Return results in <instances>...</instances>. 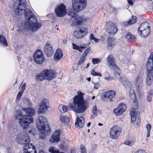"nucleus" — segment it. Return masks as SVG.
Segmentation results:
<instances>
[{"label":"nucleus","instance_id":"39","mask_svg":"<svg viewBox=\"0 0 153 153\" xmlns=\"http://www.w3.org/2000/svg\"><path fill=\"white\" fill-rule=\"evenodd\" d=\"M49 151L51 153H64L59 152L58 150L55 147L51 146L49 147Z\"/></svg>","mask_w":153,"mask_h":153},{"label":"nucleus","instance_id":"57","mask_svg":"<svg viewBox=\"0 0 153 153\" xmlns=\"http://www.w3.org/2000/svg\"><path fill=\"white\" fill-rule=\"evenodd\" d=\"M91 74L94 76H96L97 72H96L94 70H93L91 71Z\"/></svg>","mask_w":153,"mask_h":153},{"label":"nucleus","instance_id":"29","mask_svg":"<svg viewBox=\"0 0 153 153\" xmlns=\"http://www.w3.org/2000/svg\"><path fill=\"white\" fill-rule=\"evenodd\" d=\"M137 20V18L136 17L132 16L131 19H129L128 22H123V25L125 26L130 25L135 23L136 22Z\"/></svg>","mask_w":153,"mask_h":153},{"label":"nucleus","instance_id":"36","mask_svg":"<svg viewBox=\"0 0 153 153\" xmlns=\"http://www.w3.org/2000/svg\"><path fill=\"white\" fill-rule=\"evenodd\" d=\"M120 81L122 82L123 85L126 87H128L130 85V82L125 77H123Z\"/></svg>","mask_w":153,"mask_h":153},{"label":"nucleus","instance_id":"63","mask_svg":"<svg viewBox=\"0 0 153 153\" xmlns=\"http://www.w3.org/2000/svg\"><path fill=\"white\" fill-rule=\"evenodd\" d=\"M150 131L148 132V133L147 135V137H149L150 136Z\"/></svg>","mask_w":153,"mask_h":153},{"label":"nucleus","instance_id":"51","mask_svg":"<svg viewBox=\"0 0 153 153\" xmlns=\"http://www.w3.org/2000/svg\"><path fill=\"white\" fill-rule=\"evenodd\" d=\"M143 92H139L138 93V95L140 98H142L144 96Z\"/></svg>","mask_w":153,"mask_h":153},{"label":"nucleus","instance_id":"10","mask_svg":"<svg viewBox=\"0 0 153 153\" xmlns=\"http://www.w3.org/2000/svg\"><path fill=\"white\" fill-rule=\"evenodd\" d=\"M39 105L38 112L39 113L44 114L46 112L49 107V103L46 99H44L39 102Z\"/></svg>","mask_w":153,"mask_h":153},{"label":"nucleus","instance_id":"11","mask_svg":"<svg viewBox=\"0 0 153 153\" xmlns=\"http://www.w3.org/2000/svg\"><path fill=\"white\" fill-rule=\"evenodd\" d=\"M55 11L57 16H64L66 13V7L62 4H59L56 7Z\"/></svg>","mask_w":153,"mask_h":153},{"label":"nucleus","instance_id":"35","mask_svg":"<svg viewBox=\"0 0 153 153\" xmlns=\"http://www.w3.org/2000/svg\"><path fill=\"white\" fill-rule=\"evenodd\" d=\"M60 119L61 122L65 124H67L70 121L69 118L66 116H61Z\"/></svg>","mask_w":153,"mask_h":153},{"label":"nucleus","instance_id":"37","mask_svg":"<svg viewBox=\"0 0 153 153\" xmlns=\"http://www.w3.org/2000/svg\"><path fill=\"white\" fill-rule=\"evenodd\" d=\"M153 94V90L152 89H150L148 92L147 95V100L148 102H151Z\"/></svg>","mask_w":153,"mask_h":153},{"label":"nucleus","instance_id":"61","mask_svg":"<svg viewBox=\"0 0 153 153\" xmlns=\"http://www.w3.org/2000/svg\"><path fill=\"white\" fill-rule=\"evenodd\" d=\"M94 40L96 42H99V39H97L95 37L94 39Z\"/></svg>","mask_w":153,"mask_h":153},{"label":"nucleus","instance_id":"54","mask_svg":"<svg viewBox=\"0 0 153 153\" xmlns=\"http://www.w3.org/2000/svg\"><path fill=\"white\" fill-rule=\"evenodd\" d=\"M36 153V149H35L33 150H32L30 151L26 152V153Z\"/></svg>","mask_w":153,"mask_h":153},{"label":"nucleus","instance_id":"43","mask_svg":"<svg viewBox=\"0 0 153 153\" xmlns=\"http://www.w3.org/2000/svg\"><path fill=\"white\" fill-rule=\"evenodd\" d=\"M90 49L91 48L90 47L87 49L82 54V56L85 58L86 56L87 55L88 53L90 51Z\"/></svg>","mask_w":153,"mask_h":153},{"label":"nucleus","instance_id":"3","mask_svg":"<svg viewBox=\"0 0 153 153\" xmlns=\"http://www.w3.org/2000/svg\"><path fill=\"white\" fill-rule=\"evenodd\" d=\"M36 126L40 132V136L42 139L49 134L50 129L48 124L47 119L43 116H40L37 119Z\"/></svg>","mask_w":153,"mask_h":153},{"label":"nucleus","instance_id":"56","mask_svg":"<svg viewBox=\"0 0 153 153\" xmlns=\"http://www.w3.org/2000/svg\"><path fill=\"white\" fill-rule=\"evenodd\" d=\"M95 37L93 34H91L89 36V39L90 40H94Z\"/></svg>","mask_w":153,"mask_h":153},{"label":"nucleus","instance_id":"40","mask_svg":"<svg viewBox=\"0 0 153 153\" xmlns=\"http://www.w3.org/2000/svg\"><path fill=\"white\" fill-rule=\"evenodd\" d=\"M73 49L79 50V51L81 52H82V51L80 50V49H82L85 48L84 47H79V46H77L74 44H73Z\"/></svg>","mask_w":153,"mask_h":153},{"label":"nucleus","instance_id":"19","mask_svg":"<svg viewBox=\"0 0 153 153\" xmlns=\"http://www.w3.org/2000/svg\"><path fill=\"white\" fill-rule=\"evenodd\" d=\"M60 130L56 131L51 136L50 141L52 143H57L60 141V135L61 134Z\"/></svg>","mask_w":153,"mask_h":153},{"label":"nucleus","instance_id":"34","mask_svg":"<svg viewBox=\"0 0 153 153\" xmlns=\"http://www.w3.org/2000/svg\"><path fill=\"white\" fill-rule=\"evenodd\" d=\"M0 45L6 47L8 46L7 40L5 37L2 35H0Z\"/></svg>","mask_w":153,"mask_h":153},{"label":"nucleus","instance_id":"33","mask_svg":"<svg viewBox=\"0 0 153 153\" xmlns=\"http://www.w3.org/2000/svg\"><path fill=\"white\" fill-rule=\"evenodd\" d=\"M36 79L37 80L40 81H41L44 79H45L44 71L40 73L37 74L36 76Z\"/></svg>","mask_w":153,"mask_h":153},{"label":"nucleus","instance_id":"58","mask_svg":"<svg viewBox=\"0 0 153 153\" xmlns=\"http://www.w3.org/2000/svg\"><path fill=\"white\" fill-rule=\"evenodd\" d=\"M26 84L25 83H24L22 87V90L23 91L25 89V86H26Z\"/></svg>","mask_w":153,"mask_h":153},{"label":"nucleus","instance_id":"49","mask_svg":"<svg viewBox=\"0 0 153 153\" xmlns=\"http://www.w3.org/2000/svg\"><path fill=\"white\" fill-rule=\"evenodd\" d=\"M81 153H86L84 146L83 145H81L80 146Z\"/></svg>","mask_w":153,"mask_h":153},{"label":"nucleus","instance_id":"62","mask_svg":"<svg viewBox=\"0 0 153 153\" xmlns=\"http://www.w3.org/2000/svg\"><path fill=\"white\" fill-rule=\"evenodd\" d=\"M102 76V74L101 73H97V74L96 75V76H99L101 77Z\"/></svg>","mask_w":153,"mask_h":153},{"label":"nucleus","instance_id":"4","mask_svg":"<svg viewBox=\"0 0 153 153\" xmlns=\"http://www.w3.org/2000/svg\"><path fill=\"white\" fill-rule=\"evenodd\" d=\"M33 121L32 116L30 115H26L24 116L22 118L20 119L19 123L21 126L24 129H27L29 127V124Z\"/></svg>","mask_w":153,"mask_h":153},{"label":"nucleus","instance_id":"30","mask_svg":"<svg viewBox=\"0 0 153 153\" xmlns=\"http://www.w3.org/2000/svg\"><path fill=\"white\" fill-rule=\"evenodd\" d=\"M138 34L140 36L144 38L146 37L150 34V29H146L145 30H143L142 31H138Z\"/></svg>","mask_w":153,"mask_h":153},{"label":"nucleus","instance_id":"12","mask_svg":"<svg viewBox=\"0 0 153 153\" xmlns=\"http://www.w3.org/2000/svg\"><path fill=\"white\" fill-rule=\"evenodd\" d=\"M33 58L35 62L37 64H41L45 60L44 56L40 50L37 51L34 54Z\"/></svg>","mask_w":153,"mask_h":153},{"label":"nucleus","instance_id":"27","mask_svg":"<svg viewBox=\"0 0 153 153\" xmlns=\"http://www.w3.org/2000/svg\"><path fill=\"white\" fill-rule=\"evenodd\" d=\"M153 73H147V78L146 83L147 85H150L152 83Z\"/></svg>","mask_w":153,"mask_h":153},{"label":"nucleus","instance_id":"38","mask_svg":"<svg viewBox=\"0 0 153 153\" xmlns=\"http://www.w3.org/2000/svg\"><path fill=\"white\" fill-rule=\"evenodd\" d=\"M22 113L20 111H16L14 113L16 119L19 120L21 118H22Z\"/></svg>","mask_w":153,"mask_h":153},{"label":"nucleus","instance_id":"50","mask_svg":"<svg viewBox=\"0 0 153 153\" xmlns=\"http://www.w3.org/2000/svg\"><path fill=\"white\" fill-rule=\"evenodd\" d=\"M22 93L23 92L22 91H20L19 92L17 96V99H19V100L20 99L21 97Z\"/></svg>","mask_w":153,"mask_h":153},{"label":"nucleus","instance_id":"44","mask_svg":"<svg viewBox=\"0 0 153 153\" xmlns=\"http://www.w3.org/2000/svg\"><path fill=\"white\" fill-rule=\"evenodd\" d=\"M134 143V141L133 140H126L124 143L129 146H131Z\"/></svg>","mask_w":153,"mask_h":153},{"label":"nucleus","instance_id":"2","mask_svg":"<svg viewBox=\"0 0 153 153\" xmlns=\"http://www.w3.org/2000/svg\"><path fill=\"white\" fill-rule=\"evenodd\" d=\"M77 94V95L74 97L73 101L69 104V107L76 113L81 114L85 111L89 105L84 99V93L78 91Z\"/></svg>","mask_w":153,"mask_h":153},{"label":"nucleus","instance_id":"45","mask_svg":"<svg viewBox=\"0 0 153 153\" xmlns=\"http://www.w3.org/2000/svg\"><path fill=\"white\" fill-rule=\"evenodd\" d=\"M114 74L116 77L119 79L120 80L122 79V78H123V77H121L120 73L119 72L115 71Z\"/></svg>","mask_w":153,"mask_h":153},{"label":"nucleus","instance_id":"46","mask_svg":"<svg viewBox=\"0 0 153 153\" xmlns=\"http://www.w3.org/2000/svg\"><path fill=\"white\" fill-rule=\"evenodd\" d=\"M85 58L81 56L80 58V59L77 63L78 65H81L82 63L85 61Z\"/></svg>","mask_w":153,"mask_h":153},{"label":"nucleus","instance_id":"23","mask_svg":"<svg viewBox=\"0 0 153 153\" xmlns=\"http://www.w3.org/2000/svg\"><path fill=\"white\" fill-rule=\"evenodd\" d=\"M24 144L23 153H26V152L36 149L34 146H33L32 144L28 143V142Z\"/></svg>","mask_w":153,"mask_h":153},{"label":"nucleus","instance_id":"16","mask_svg":"<svg viewBox=\"0 0 153 153\" xmlns=\"http://www.w3.org/2000/svg\"><path fill=\"white\" fill-rule=\"evenodd\" d=\"M147 73H153V52L151 53L146 63Z\"/></svg>","mask_w":153,"mask_h":153},{"label":"nucleus","instance_id":"41","mask_svg":"<svg viewBox=\"0 0 153 153\" xmlns=\"http://www.w3.org/2000/svg\"><path fill=\"white\" fill-rule=\"evenodd\" d=\"M92 61L93 64L95 65L99 63L100 60L99 58H94L92 59Z\"/></svg>","mask_w":153,"mask_h":153},{"label":"nucleus","instance_id":"15","mask_svg":"<svg viewBox=\"0 0 153 153\" xmlns=\"http://www.w3.org/2000/svg\"><path fill=\"white\" fill-rule=\"evenodd\" d=\"M44 50L45 54L48 57H51L54 53L52 46L49 42H48L45 45Z\"/></svg>","mask_w":153,"mask_h":153},{"label":"nucleus","instance_id":"48","mask_svg":"<svg viewBox=\"0 0 153 153\" xmlns=\"http://www.w3.org/2000/svg\"><path fill=\"white\" fill-rule=\"evenodd\" d=\"M146 128L147 131V132L151 131V125L149 123H148L146 126Z\"/></svg>","mask_w":153,"mask_h":153},{"label":"nucleus","instance_id":"24","mask_svg":"<svg viewBox=\"0 0 153 153\" xmlns=\"http://www.w3.org/2000/svg\"><path fill=\"white\" fill-rule=\"evenodd\" d=\"M149 23L146 21L143 22L140 24L138 27V31H142L146 29H150Z\"/></svg>","mask_w":153,"mask_h":153},{"label":"nucleus","instance_id":"22","mask_svg":"<svg viewBox=\"0 0 153 153\" xmlns=\"http://www.w3.org/2000/svg\"><path fill=\"white\" fill-rule=\"evenodd\" d=\"M116 44L115 39L114 37H108V38L107 45L108 49H111L115 46Z\"/></svg>","mask_w":153,"mask_h":153},{"label":"nucleus","instance_id":"47","mask_svg":"<svg viewBox=\"0 0 153 153\" xmlns=\"http://www.w3.org/2000/svg\"><path fill=\"white\" fill-rule=\"evenodd\" d=\"M130 94L131 97L132 98H135V94L134 91L133 90H131L130 91Z\"/></svg>","mask_w":153,"mask_h":153},{"label":"nucleus","instance_id":"28","mask_svg":"<svg viewBox=\"0 0 153 153\" xmlns=\"http://www.w3.org/2000/svg\"><path fill=\"white\" fill-rule=\"evenodd\" d=\"M143 79L142 76H138L135 79V85L137 88L141 85L143 83Z\"/></svg>","mask_w":153,"mask_h":153},{"label":"nucleus","instance_id":"64","mask_svg":"<svg viewBox=\"0 0 153 153\" xmlns=\"http://www.w3.org/2000/svg\"><path fill=\"white\" fill-rule=\"evenodd\" d=\"M71 153H75V151L74 149H71Z\"/></svg>","mask_w":153,"mask_h":153},{"label":"nucleus","instance_id":"7","mask_svg":"<svg viewBox=\"0 0 153 153\" xmlns=\"http://www.w3.org/2000/svg\"><path fill=\"white\" fill-rule=\"evenodd\" d=\"M88 30L85 27L76 28L73 33L74 37L76 39H81L85 36L88 33Z\"/></svg>","mask_w":153,"mask_h":153},{"label":"nucleus","instance_id":"1","mask_svg":"<svg viewBox=\"0 0 153 153\" xmlns=\"http://www.w3.org/2000/svg\"><path fill=\"white\" fill-rule=\"evenodd\" d=\"M16 14L20 15L24 12V15L27 21L22 27L25 30L33 32L36 31L42 26L41 23L37 22V20L31 11L27 7L25 0H16L15 3Z\"/></svg>","mask_w":153,"mask_h":153},{"label":"nucleus","instance_id":"9","mask_svg":"<svg viewBox=\"0 0 153 153\" xmlns=\"http://www.w3.org/2000/svg\"><path fill=\"white\" fill-rule=\"evenodd\" d=\"M121 132V129L115 126L111 128L109 133L110 137L112 139H117Z\"/></svg>","mask_w":153,"mask_h":153},{"label":"nucleus","instance_id":"21","mask_svg":"<svg viewBox=\"0 0 153 153\" xmlns=\"http://www.w3.org/2000/svg\"><path fill=\"white\" fill-rule=\"evenodd\" d=\"M84 119L82 117H80L77 116L76 121L75 123V126L78 128H82L84 126Z\"/></svg>","mask_w":153,"mask_h":153},{"label":"nucleus","instance_id":"59","mask_svg":"<svg viewBox=\"0 0 153 153\" xmlns=\"http://www.w3.org/2000/svg\"><path fill=\"white\" fill-rule=\"evenodd\" d=\"M127 1L128 4L130 5H132L133 4V3L131 0H127Z\"/></svg>","mask_w":153,"mask_h":153},{"label":"nucleus","instance_id":"52","mask_svg":"<svg viewBox=\"0 0 153 153\" xmlns=\"http://www.w3.org/2000/svg\"><path fill=\"white\" fill-rule=\"evenodd\" d=\"M100 85L99 83H97L94 84V88L96 89H97L100 86Z\"/></svg>","mask_w":153,"mask_h":153},{"label":"nucleus","instance_id":"18","mask_svg":"<svg viewBox=\"0 0 153 153\" xmlns=\"http://www.w3.org/2000/svg\"><path fill=\"white\" fill-rule=\"evenodd\" d=\"M126 108V105L124 103H121L117 108L114 109V112L116 115H120L125 111Z\"/></svg>","mask_w":153,"mask_h":153},{"label":"nucleus","instance_id":"13","mask_svg":"<svg viewBox=\"0 0 153 153\" xmlns=\"http://www.w3.org/2000/svg\"><path fill=\"white\" fill-rule=\"evenodd\" d=\"M107 63L109 67L114 70L118 71L119 69L116 65L115 59L111 55H108L107 59Z\"/></svg>","mask_w":153,"mask_h":153},{"label":"nucleus","instance_id":"14","mask_svg":"<svg viewBox=\"0 0 153 153\" xmlns=\"http://www.w3.org/2000/svg\"><path fill=\"white\" fill-rule=\"evenodd\" d=\"M105 28L107 31L112 35L114 34L117 31L115 25L110 22H106Z\"/></svg>","mask_w":153,"mask_h":153},{"label":"nucleus","instance_id":"25","mask_svg":"<svg viewBox=\"0 0 153 153\" xmlns=\"http://www.w3.org/2000/svg\"><path fill=\"white\" fill-rule=\"evenodd\" d=\"M116 94L114 90H111L106 92L104 95V97L109 98L110 101H112L111 99L114 97Z\"/></svg>","mask_w":153,"mask_h":153},{"label":"nucleus","instance_id":"6","mask_svg":"<svg viewBox=\"0 0 153 153\" xmlns=\"http://www.w3.org/2000/svg\"><path fill=\"white\" fill-rule=\"evenodd\" d=\"M16 140L19 144H25L30 141V139L26 133L22 131L16 136Z\"/></svg>","mask_w":153,"mask_h":153},{"label":"nucleus","instance_id":"32","mask_svg":"<svg viewBox=\"0 0 153 153\" xmlns=\"http://www.w3.org/2000/svg\"><path fill=\"white\" fill-rule=\"evenodd\" d=\"M126 40L128 42H132L135 38V36L133 35L131 33L128 32L126 33L125 36Z\"/></svg>","mask_w":153,"mask_h":153},{"label":"nucleus","instance_id":"60","mask_svg":"<svg viewBox=\"0 0 153 153\" xmlns=\"http://www.w3.org/2000/svg\"><path fill=\"white\" fill-rule=\"evenodd\" d=\"M105 79L108 80H110L112 79V78L110 76L105 77Z\"/></svg>","mask_w":153,"mask_h":153},{"label":"nucleus","instance_id":"5","mask_svg":"<svg viewBox=\"0 0 153 153\" xmlns=\"http://www.w3.org/2000/svg\"><path fill=\"white\" fill-rule=\"evenodd\" d=\"M86 4V0H72V7L76 11H79L83 10Z\"/></svg>","mask_w":153,"mask_h":153},{"label":"nucleus","instance_id":"31","mask_svg":"<svg viewBox=\"0 0 153 153\" xmlns=\"http://www.w3.org/2000/svg\"><path fill=\"white\" fill-rule=\"evenodd\" d=\"M22 110L26 114H28V115H30L31 116L34 115L35 113V110L31 108H23Z\"/></svg>","mask_w":153,"mask_h":153},{"label":"nucleus","instance_id":"8","mask_svg":"<svg viewBox=\"0 0 153 153\" xmlns=\"http://www.w3.org/2000/svg\"><path fill=\"white\" fill-rule=\"evenodd\" d=\"M68 15L71 17L70 21L72 22L74 25H80L82 23V19L80 17L76 18V14L74 11L72 10L71 12H69L68 13Z\"/></svg>","mask_w":153,"mask_h":153},{"label":"nucleus","instance_id":"20","mask_svg":"<svg viewBox=\"0 0 153 153\" xmlns=\"http://www.w3.org/2000/svg\"><path fill=\"white\" fill-rule=\"evenodd\" d=\"M45 79L48 80H51L55 74V72L53 70H44Z\"/></svg>","mask_w":153,"mask_h":153},{"label":"nucleus","instance_id":"53","mask_svg":"<svg viewBox=\"0 0 153 153\" xmlns=\"http://www.w3.org/2000/svg\"><path fill=\"white\" fill-rule=\"evenodd\" d=\"M62 109L63 111L64 112H66L68 110L67 107L65 105H63Z\"/></svg>","mask_w":153,"mask_h":153},{"label":"nucleus","instance_id":"26","mask_svg":"<svg viewBox=\"0 0 153 153\" xmlns=\"http://www.w3.org/2000/svg\"><path fill=\"white\" fill-rule=\"evenodd\" d=\"M63 54L62 50L60 49H57L54 56L55 60L57 61L60 60Z\"/></svg>","mask_w":153,"mask_h":153},{"label":"nucleus","instance_id":"42","mask_svg":"<svg viewBox=\"0 0 153 153\" xmlns=\"http://www.w3.org/2000/svg\"><path fill=\"white\" fill-rule=\"evenodd\" d=\"M92 112L94 115L96 116H97L98 110L96 106L95 105L93 106L92 109Z\"/></svg>","mask_w":153,"mask_h":153},{"label":"nucleus","instance_id":"17","mask_svg":"<svg viewBox=\"0 0 153 153\" xmlns=\"http://www.w3.org/2000/svg\"><path fill=\"white\" fill-rule=\"evenodd\" d=\"M134 104L132 106L131 111L130 112L131 122L132 123H134L136 120V114L135 113L136 110L135 109H137L138 108L137 103L136 100L134 101Z\"/></svg>","mask_w":153,"mask_h":153},{"label":"nucleus","instance_id":"55","mask_svg":"<svg viewBox=\"0 0 153 153\" xmlns=\"http://www.w3.org/2000/svg\"><path fill=\"white\" fill-rule=\"evenodd\" d=\"M135 153H145V152L144 150L140 149L137 151Z\"/></svg>","mask_w":153,"mask_h":153}]
</instances>
